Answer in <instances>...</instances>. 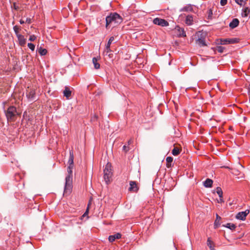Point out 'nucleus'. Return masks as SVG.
Instances as JSON below:
<instances>
[{
    "instance_id": "nucleus-1",
    "label": "nucleus",
    "mask_w": 250,
    "mask_h": 250,
    "mask_svg": "<svg viewBox=\"0 0 250 250\" xmlns=\"http://www.w3.org/2000/svg\"><path fill=\"white\" fill-rule=\"evenodd\" d=\"M105 20L106 28H108L109 26L115 27L123 21L122 17L116 13H111L109 16H107Z\"/></svg>"
},
{
    "instance_id": "nucleus-2",
    "label": "nucleus",
    "mask_w": 250,
    "mask_h": 250,
    "mask_svg": "<svg viewBox=\"0 0 250 250\" xmlns=\"http://www.w3.org/2000/svg\"><path fill=\"white\" fill-rule=\"evenodd\" d=\"M68 175L65 178L64 193L69 194L72 188V169L67 168Z\"/></svg>"
},
{
    "instance_id": "nucleus-3",
    "label": "nucleus",
    "mask_w": 250,
    "mask_h": 250,
    "mask_svg": "<svg viewBox=\"0 0 250 250\" xmlns=\"http://www.w3.org/2000/svg\"><path fill=\"white\" fill-rule=\"evenodd\" d=\"M104 178L106 184H108L111 181L112 172L110 164L107 163L104 170Z\"/></svg>"
},
{
    "instance_id": "nucleus-4",
    "label": "nucleus",
    "mask_w": 250,
    "mask_h": 250,
    "mask_svg": "<svg viewBox=\"0 0 250 250\" xmlns=\"http://www.w3.org/2000/svg\"><path fill=\"white\" fill-rule=\"evenodd\" d=\"M5 113L8 121H13L17 115L16 108L13 106H10L5 111Z\"/></svg>"
},
{
    "instance_id": "nucleus-5",
    "label": "nucleus",
    "mask_w": 250,
    "mask_h": 250,
    "mask_svg": "<svg viewBox=\"0 0 250 250\" xmlns=\"http://www.w3.org/2000/svg\"><path fill=\"white\" fill-rule=\"evenodd\" d=\"M153 22L155 24L162 27L167 26L169 25L168 22L166 20L159 18H155L153 21Z\"/></svg>"
},
{
    "instance_id": "nucleus-6",
    "label": "nucleus",
    "mask_w": 250,
    "mask_h": 250,
    "mask_svg": "<svg viewBox=\"0 0 250 250\" xmlns=\"http://www.w3.org/2000/svg\"><path fill=\"white\" fill-rule=\"evenodd\" d=\"M250 213V210L247 209L244 211L239 212L236 215V218L241 220H245L247 215Z\"/></svg>"
},
{
    "instance_id": "nucleus-7",
    "label": "nucleus",
    "mask_w": 250,
    "mask_h": 250,
    "mask_svg": "<svg viewBox=\"0 0 250 250\" xmlns=\"http://www.w3.org/2000/svg\"><path fill=\"white\" fill-rule=\"evenodd\" d=\"M238 40H239L237 38L221 39L220 40V44H227L237 43L238 42Z\"/></svg>"
},
{
    "instance_id": "nucleus-8",
    "label": "nucleus",
    "mask_w": 250,
    "mask_h": 250,
    "mask_svg": "<svg viewBox=\"0 0 250 250\" xmlns=\"http://www.w3.org/2000/svg\"><path fill=\"white\" fill-rule=\"evenodd\" d=\"M175 30L177 32L178 37H185L186 36V32L184 28H181L179 26L177 25L175 28Z\"/></svg>"
},
{
    "instance_id": "nucleus-9",
    "label": "nucleus",
    "mask_w": 250,
    "mask_h": 250,
    "mask_svg": "<svg viewBox=\"0 0 250 250\" xmlns=\"http://www.w3.org/2000/svg\"><path fill=\"white\" fill-rule=\"evenodd\" d=\"M114 41V37L112 36L110 38L106 45V48L105 49V53H106V55H107V54L109 52H111V50L110 48V45L111 43Z\"/></svg>"
},
{
    "instance_id": "nucleus-10",
    "label": "nucleus",
    "mask_w": 250,
    "mask_h": 250,
    "mask_svg": "<svg viewBox=\"0 0 250 250\" xmlns=\"http://www.w3.org/2000/svg\"><path fill=\"white\" fill-rule=\"evenodd\" d=\"M35 91L34 89L27 90L26 96L29 99L34 100L35 99Z\"/></svg>"
},
{
    "instance_id": "nucleus-11",
    "label": "nucleus",
    "mask_w": 250,
    "mask_h": 250,
    "mask_svg": "<svg viewBox=\"0 0 250 250\" xmlns=\"http://www.w3.org/2000/svg\"><path fill=\"white\" fill-rule=\"evenodd\" d=\"M130 188L129 190L130 191L136 192L138 190V188L137 186V184L136 182L134 181H130L129 183Z\"/></svg>"
},
{
    "instance_id": "nucleus-12",
    "label": "nucleus",
    "mask_w": 250,
    "mask_h": 250,
    "mask_svg": "<svg viewBox=\"0 0 250 250\" xmlns=\"http://www.w3.org/2000/svg\"><path fill=\"white\" fill-rule=\"evenodd\" d=\"M63 93L64 96H65L67 99H69L71 96V91L70 88L67 86L65 87Z\"/></svg>"
},
{
    "instance_id": "nucleus-13",
    "label": "nucleus",
    "mask_w": 250,
    "mask_h": 250,
    "mask_svg": "<svg viewBox=\"0 0 250 250\" xmlns=\"http://www.w3.org/2000/svg\"><path fill=\"white\" fill-rule=\"evenodd\" d=\"M121 234L120 233H117L113 235H110L108 237V240L110 242H112L115 240V239H120L121 238Z\"/></svg>"
},
{
    "instance_id": "nucleus-14",
    "label": "nucleus",
    "mask_w": 250,
    "mask_h": 250,
    "mask_svg": "<svg viewBox=\"0 0 250 250\" xmlns=\"http://www.w3.org/2000/svg\"><path fill=\"white\" fill-rule=\"evenodd\" d=\"M17 37L18 39L19 44L23 46L26 43V39L24 38L23 35L21 34L18 35V36Z\"/></svg>"
},
{
    "instance_id": "nucleus-15",
    "label": "nucleus",
    "mask_w": 250,
    "mask_h": 250,
    "mask_svg": "<svg viewBox=\"0 0 250 250\" xmlns=\"http://www.w3.org/2000/svg\"><path fill=\"white\" fill-rule=\"evenodd\" d=\"M239 23V21L237 19H234L232 21L230 22L229 26L231 28L233 29L238 25Z\"/></svg>"
},
{
    "instance_id": "nucleus-16",
    "label": "nucleus",
    "mask_w": 250,
    "mask_h": 250,
    "mask_svg": "<svg viewBox=\"0 0 250 250\" xmlns=\"http://www.w3.org/2000/svg\"><path fill=\"white\" fill-rule=\"evenodd\" d=\"M212 183L213 181L208 178L204 182L203 185L206 188H211L212 186Z\"/></svg>"
},
{
    "instance_id": "nucleus-17",
    "label": "nucleus",
    "mask_w": 250,
    "mask_h": 250,
    "mask_svg": "<svg viewBox=\"0 0 250 250\" xmlns=\"http://www.w3.org/2000/svg\"><path fill=\"white\" fill-rule=\"evenodd\" d=\"M196 43L198 44L200 46H205L206 44L205 43V41L204 39L201 37L200 38H198L196 41Z\"/></svg>"
},
{
    "instance_id": "nucleus-18",
    "label": "nucleus",
    "mask_w": 250,
    "mask_h": 250,
    "mask_svg": "<svg viewBox=\"0 0 250 250\" xmlns=\"http://www.w3.org/2000/svg\"><path fill=\"white\" fill-rule=\"evenodd\" d=\"M185 22L188 25H191L193 22V17L191 15H188L186 17Z\"/></svg>"
},
{
    "instance_id": "nucleus-19",
    "label": "nucleus",
    "mask_w": 250,
    "mask_h": 250,
    "mask_svg": "<svg viewBox=\"0 0 250 250\" xmlns=\"http://www.w3.org/2000/svg\"><path fill=\"white\" fill-rule=\"evenodd\" d=\"M74 163V155L72 151H70L69 153V158L68 160V163L69 165H73Z\"/></svg>"
},
{
    "instance_id": "nucleus-20",
    "label": "nucleus",
    "mask_w": 250,
    "mask_h": 250,
    "mask_svg": "<svg viewBox=\"0 0 250 250\" xmlns=\"http://www.w3.org/2000/svg\"><path fill=\"white\" fill-rule=\"evenodd\" d=\"M207 245L209 248L210 250H215V249L213 248L214 243L211 240L210 238H208V239Z\"/></svg>"
},
{
    "instance_id": "nucleus-21",
    "label": "nucleus",
    "mask_w": 250,
    "mask_h": 250,
    "mask_svg": "<svg viewBox=\"0 0 250 250\" xmlns=\"http://www.w3.org/2000/svg\"><path fill=\"white\" fill-rule=\"evenodd\" d=\"M250 13V10L249 8L247 7L244 9V10H243L242 12V16L243 17H246L248 16V15Z\"/></svg>"
},
{
    "instance_id": "nucleus-22",
    "label": "nucleus",
    "mask_w": 250,
    "mask_h": 250,
    "mask_svg": "<svg viewBox=\"0 0 250 250\" xmlns=\"http://www.w3.org/2000/svg\"><path fill=\"white\" fill-rule=\"evenodd\" d=\"M216 218L214 222V227L215 228H217L218 227V226L220 225V220H221V218L217 214H216Z\"/></svg>"
},
{
    "instance_id": "nucleus-23",
    "label": "nucleus",
    "mask_w": 250,
    "mask_h": 250,
    "mask_svg": "<svg viewBox=\"0 0 250 250\" xmlns=\"http://www.w3.org/2000/svg\"><path fill=\"white\" fill-rule=\"evenodd\" d=\"M92 62L95 69H97L100 68V64L97 62V59L96 58L92 59Z\"/></svg>"
},
{
    "instance_id": "nucleus-24",
    "label": "nucleus",
    "mask_w": 250,
    "mask_h": 250,
    "mask_svg": "<svg viewBox=\"0 0 250 250\" xmlns=\"http://www.w3.org/2000/svg\"><path fill=\"white\" fill-rule=\"evenodd\" d=\"M38 49L39 53L42 56L45 55L47 53V50L46 49L42 48V47H40V48H38Z\"/></svg>"
},
{
    "instance_id": "nucleus-25",
    "label": "nucleus",
    "mask_w": 250,
    "mask_h": 250,
    "mask_svg": "<svg viewBox=\"0 0 250 250\" xmlns=\"http://www.w3.org/2000/svg\"><path fill=\"white\" fill-rule=\"evenodd\" d=\"M173 158L171 157H167L166 158V161H167V167H171V163L172 162Z\"/></svg>"
},
{
    "instance_id": "nucleus-26",
    "label": "nucleus",
    "mask_w": 250,
    "mask_h": 250,
    "mask_svg": "<svg viewBox=\"0 0 250 250\" xmlns=\"http://www.w3.org/2000/svg\"><path fill=\"white\" fill-rule=\"evenodd\" d=\"M224 227L229 229L231 230H233L235 229L236 226L231 223H227L226 225H224Z\"/></svg>"
},
{
    "instance_id": "nucleus-27",
    "label": "nucleus",
    "mask_w": 250,
    "mask_h": 250,
    "mask_svg": "<svg viewBox=\"0 0 250 250\" xmlns=\"http://www.w3.org/2000/svg\"><path fill=\"white\" fill-rule=\"evenodd\" d=\"M216 192L219 195L220 198H222L223 196V191L220 187H217L216 189Z\"/></svg>"
},
{
    "instance_id": "nucleus-28",
    "label": "nucleus",
    "mask_w": 250,
    "mask_h": 250,
    "mask_svg": "<svg viewBox=\"0 0 250 250\" xmlns=\"http://www.w3.org/2000/svg\"><path fill=\"white\" fill-rule=\"evenodd\" d=\"M180 152V151L179 149L177 147H175L172 151V153L174 156L178 155Z\"/></svg>"
},
{
    "instance_id": "nucleus-29",
    "label": "nucleus",
    "mask_w": 250,
    "mask_h": 250,
    "mask_svg": "<svg viewBox=\"0 0 250 250\" xmlns=\"http://www.w3.org/2000/svg\"><path fill=\"white\" fill-rule=\"evenodd\" d=\"M237 4L242 6L246 3V0H234Z\"/></svg>"
},
{
    "instance_id": "nucleus-30",
    "label": "nucleus",
    "mask_w": 250,
    "mask_h": 250,
    "mask_svg": "<svg viewBox=\"0 0 250 250\" xmlns=\"http://www.w3.org/2000/svg\"><path fill=\"white\" fill-rule=\"evenodd\" d=\"M231 173L235 175H239L240 174V172L237 168H232Z\"/></svg>"
},
{
    "instance_id": "nucleus-31",
    "label": "nucleus",
    "mask_w": 250,
    "mask_h": 250,
    "mask_svg": "<svg viewBox=\"0 0 250 250\" xmlns=\"http://www.w3.org/2000/svg\"><path fill=\"white\" fill-rule=\"evenodd\" d=\"M224 49H225V47H224L222 46H217V47H216V50L220 53L223 52Z\"/></svg>"
},
{
    "instance_id": "nucleus-32",
    "label": "nucleus",
    "mask_w": 250,
    "mask_h": 250,
    "mask_svg": "<svg viewBox=\"0 0 250 250\" xmlns=\"http://www.w3.org/2000/svg\"><path fill=\"white\" fill-rule=\"evenodd\" d=\"M13 29L15 31L17 36H18V35H20L19 34V31L20 30V27L18 26H17V25L14 26L13 27Z\"/></svg>"
},
{
    "instance_id": "nucleus-33",
    "label": "nucleus",
    "mask_w": 250,
    "mask_h": 250,
    "mask_svg": "<svg viewBox=\"0 0 250 250\" xmlns=\"http://www.w3.org/2000/svg\"><path fill=\"white\" fill-rule=\"evenodd\" d=\"M28 47L32 51L35 49V45L32 43H28L27 44Z\"/></svg>"
},
{
    "instance_id": "nucleus-34",
    "label": "nucleus",
    "mask_w": 250,
    "mask_h": 250,
    "mask_svg": "<svg viewBox=\"0 0 250 250\" xmlns=\"http://www.w3.org/2000/svg\"><path fill=\"white\" fill-rule=\"evenodd\" d=\"M130 149L129 148V147L128 146H126L125 145L124 146H123V151L126 153L127 152H128L129 151V150Z\"/></svg>"
},
{
    "instance_id": "nucleus-35",
    "label": "nucleus",
    "mask_w": 250,
    "mask_h": 250,
    "mask_svg": "<svg viewBox=\"0 0 250 250\" xmlns=\"http://www.w3.org/2000/svg\"><path fill=\"white\" fill-rule=\"evenodd\" d=\"M36 39V37L33 35H31L30 36V38L29 39V40L31 41V42H33V41H34Z\"/></svg>"
},
{
    "instance_id": "nucleus-36",
    "label": "nucleus",
    "mask_w": 250,
    "mask_h": 250,
    "mask_svg": "<svg viewBox=\"0 0 250 250\" xmlns=\"http://www.w3.org/2000/svg\"><path fill=\"white\" fill-rule=\"evenodd\" d=\"M104 55L107 56L109 58H113V54L111 53V52H109L107 54V55H106V53H105V51H104Z\"/></svg>"
},
{
    "instance_id": "nucleus-37",
    "label": "nucleus",
    "mask_w": 250,
    "mask_h": 250,
    "mask_svg": "<svg viewBox=\"0 0 250 250\" xmlns=\"http://www.w3.org/2000/svg\"><path fill=\"white\" fill-rule=\"evenodd\" d=\"M227 3V0H221L220 4L222 6H224Z\"/></svg>"
},
{
    "instance_id": "nucleus-38",
    "label": "nucleus",
    "mask_w": 250,
    "mask_h": 250,
    "mask_svg": "<svg viewBox=\"0 0 250 250\" xmlns=\"http://www.w3.org/2000/svg\"><path fill=\"white\" fill-rule=\"evenodd\" d=\"M25 22L30 24L31 22V20L30 18H27Z\"/></svg>"
},
{
    "instance_id": "nucleus-39",
    "label": "nucleus",
    "mask_w": 250,
    "mask_h": 250,
    "mask_svg": "<svg viewBox=\"0 0 250 250\" xmlns=\"http://www.w3.org/2000/svg\"><path fill=\"white\" fill-rule=\"evenodd\" d=\"M132 143H133V140L131 139H130L129 140H128V141L127 142L128 146L132 144Z\"/></svg>"
},
{
    "instance_id": "nucleus-40",
    "label": "nucleus",
    "mask_w": 250,
    "mask_h": 250,
    "mask_svg": "<svg viewBox=\"0 0 250 250\" xmlns=\"http://www.w3.org/2000/svg\"><path fill=\"white\" fill-rule=\"evenodd\" d=\"M13 7L16 10H18L19 8V6H17L15 3H14Z\"/></svg>"
},
{
    "instance_id": "nucleus-41",
    "label": "nucleus",
    "mask_w": 250,
    "mask_h": 250,
    "mask_svg": "<svg viewBox=\"0 0 250 250\" xmlns=\"http://www.w3.org/2000/svg\"><path fill=\"white\" fill-rule=\"evenodd\" d=\"M218 203H222V202H224V200H223V197H222V198H220L219 200H218Z\"/></svg>"
},
{
    "instance_id": "nucleus-42",
    "label": "nucleus",
    "mask_w": 250,
    "mask_h": 250,
    "mask_svg": "<svg viewBox=\"0 0 250 250\" xmlns=\"http://www.w3.org/2000/svg\"><path fill=\"white\" fill-rule=\"evenodd\" d=\"M73 165H69V166L68 167V168L69 169H73Z\"/></svg>"
},
{
    "instance_id": "nucleus-43",
    "label": "nucleus",
    "mask_w": 250,
    "mask_h": 250,
    "mask_svg": "<svg viewBox=\"0 0 250 250\" xmlns=\"http://www.w3.org/2000/svg\"><path fill=\"white\" fill-rule=\"evenodd\" d=\"M89 205H90V203H89V204L88 205V207H87V208L86 211V212L84 213L83 216H84V215H85L86 214V213H87V211H88V208H89Z\"/></svg>"
},
{
    "instance_id": "nucleus-44",
    "label": "nucleus",
    "mask_w": 250,
    "mask_h": 250,
    "mask_svg": "<svg viewBox=\"0 0 250 250\" xmlns=\"http://www.w3.org/2000/svg\"><path fill=\"white\" fill-rule=\"evenodd\" d=\"M20 22L21 24H23L24 22H25V21H23L22 20H21L20 21Z\"/></svg>"
},
{
    "instance_id": "nucleus-45",
    "label": "nucleus",
    "mask_w": 250,
    "mask_h": 250,
    "mask_svg": "<svg viewBox=\"0 0 250 250\" xmlns=\"http://www.w3.org/2000/svg\"><path fill=\"white\" fill-rule=\"evenodd\" d=\"M248 89H249V93L250 94V85L249 86Z\"/></svg>"
},
{
    "instance_id": "nucleus-46",
    "label": "nucleus",
    "mask_w": 250,
    "mask_h": 250,
    "mask_svg": "<svg viewBox=\"0 0 250 250\" xmlns=\"http://www.w3.org/2000/svg\"><path fill=\"white\" fill-rule=\"evenodd\" d=\"M199 34H200V35H202L201 32H199L197 33V35H198V36H199Z\"/></svg>"
},
{
    "instance_id": "nucleus-47",
    "label": "nucleus",
    "mask_w": 250,
    "mask_h": 250,
    "mask_svg": "<svg viewBox=\"0 0 250 250\" xmlns=\"http://www.w3.org/2000/svg\"><path fill=\"white\" fill-rule=\"evenodd\" d=\"M239 166L240 167H243L241 165H240V164H239Z\"/></svg>"
},
{
    "instance_id": "nucleus-48",
    "label": "nucleus",
    "mask_w": 250,
    "mask_h": 250,
    "mask_svg": "<svg viewBox=\"0 0 250 250\" xmlns=\"http://www.w3.org/2000/svg\"><path fill=\"white\" fill-rule=\"evenodd\" d=\"M210 13H209V15L212 14V11H210Z\"/></svg>"
},
{
    "instance_id": "nucleus-49",
    "label": "nucleus",
    "mask_w": 250,
    "mask_h": 250,
    "mask_svg": "<svg viewBox=\"0 0 250 250\" xmlns=\"http://www.w3.org/2000/svg\"><path fill=\"white\" fill-rule=\"evenodd\" d=\"M210 13H209V15L212 14V11H210Z\"/></svg>"
}]
</instances>
